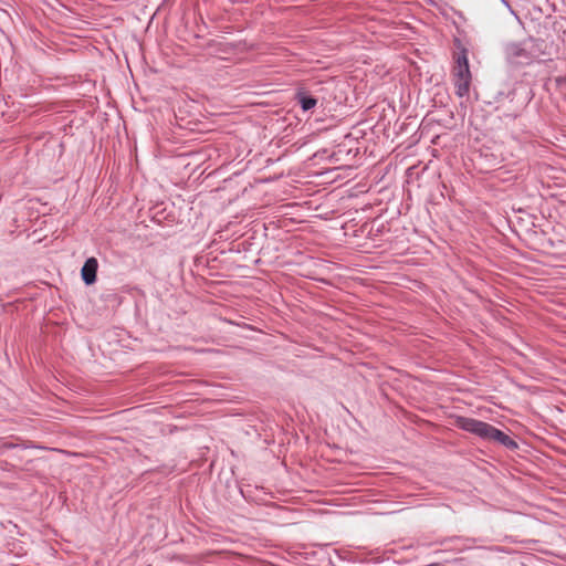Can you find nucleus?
Here are the masks:
<instances>
[{"instance_id":"nucleus-1","label":"nucleus","mask_w":566,"mask_h":566,"mask_svg":"<svg viewBox=\"0 0 566 566\" xmlns=\"http://www.w3.org/2000/svg\"><path fill=\"white\" fill-rule=\"evenodd\" d=\"M542 39L528 38L521 42H509L504 45V56L511 69L531 65L539 56L546 54Z\"/></svg>"},{"instance_id":"nucleus-2","label":"nucleus","mask_w":566,"mask_h":566,"mask_svg":"<svg viewBox=\"0 0 566 566\" xmlns=\"http://www.w3.org/2000/svg\"><path fill=\"white\" fill-rule=\"evenodd\" d=\"M455 426L484 441L497 442L511 451L518 449V443L513 438L485 421L460 416L455 420Z\"/></svg>"},{"instance_id":"nucleus-3","label":"nucleus","mask_w":566,"mask_h":566,"mask_svg":"<svg viewBox=\"0 0 566 566\" xmlns=\"http://www.w3.org/2000/svg\"><path fill=\"white\" fill-rule=\"evenodd\" d=\"M534 98V91L532 86L524 81H515L507 90H500L496 93L495 99L504 106L507 102L511 107L509 112L503 114L504 117L515 119L527 107Z\"/></svg>"},{"instance_id":"nucleus-4","label":"nucleus","mask_w":566,"mask_h":566,"mask_svg":"<svg viewBox=\"0 0 566 566\" xmlns=\"http://www.w3.org/2000/svg\"><path fill=\"white\" fill-rule=\"evenodd\" d=\"M453 77L455 94L459 97L467 96L470 91L471 73H453Z\"/></svg>"},{"instance_id":"nucleus-5","label":"nucleus","mask_w":566,"mask_h":566,"mask_svg":"<svg viewBox=\"0 0 566 566\" xmlns=\"http://www.w3.org/2000/svg\"><path fill=\"white\" fill-rule=\"evenodd\" d=\"M98 262L95 258H90L85 261L81 274L82 279L86 284H93L96 281V272Z\"/></svg>"},{"instance_id":"nucleus-6","label":"nucleus","mask_w":566,"mask_h":566,"mask_svg":"<svg viewBox=\"0 0 566 566\" xmlns=\"http://www.w3.org/2000/svg\"><path fill=\"white\" fill-rule=\"evenodd\" d=\"M295 101L298 103L304 112L313 109L317 104V98L307 93L306 91H297Z\"/></svg>"},{"instance_id":"nucleus-7","label":"nucleus","mask_w":566,"mask_h":566,"mask_svg":"<svg viewBox=\"0 0 566 566\" xmlns=\"http://www.w3.org/2000/svg\"><path fill=\"white\" fill-rule=\"evenodd\" d=\"M179 377H181V374L179 373ZM179 384V399L181 397H186L192 392V390L196 389L199 385L192 380L181 379L178 380Z\"/></svg>"},{"instance_id":"nucleus-8","label":"nucleus","mask_w":566,"mask_h":566,"mask_svg":"<svg viewBox=\"0 0 566 566\" xmlns=\"http://www.w3.org/2000/svg\"><path fill=\"white\" fill-rule=\"evenodd\" d=\"M453 73H471L469 67V60L465 52H463L457 57V65L453 70Z\"/></svg>"},{"instance_id":"nucleus-9","label":"nucleus","mask_w":566,"mask_h":566,"mask_svg":"<svg viewBox=\"0 0 566 566\" xmlns=\"http://www.w3.org/2000/svg\"><path fill=\"white\" fill-rule=\"evenodd\" d=\"M334 552H335L336 556H337L339 559L348 560V562H354V560H355L353 553H352V552H349V551H345V549H335Z\"/></svg>"},{"instance_id":"nucleus-10","label":"nucleus","mask_w":566,"mask_h":566,"mask_svg":"<svg viewBox=\"0 0 566 566\" xmlns=\"http://www.w3.org/2000/svg\"><path fill=\"white\" fill-rule=\"evenodd\" d=\"M189 156H190V153H179V155H178L179 167L182 166L184 169H186V170L188 169V166L190 165Z\"/></svg>"},{"instance_id":"nucleus-11","label":"nucleus","mask_w":566,"mask_h":566,"mask_svg":"<svg viewBox=\"0 0 566 566\" xmlns=\"http://www.w3.org/2000/svg\"><path fill=\"white\" fill-rule=\"evenodd\" d=\"M502 3L510 10V12L514 15H516L515 11L513 10V8L511 7L509 0H501Z\"/></svg>"},{"instance_id":"nucleus-12","label":"nucleus","mask_w":566,"mask_h":566,"mask_svg":"<svg viewBox=\"0 0 566 566\" xmlns=\"http://www.w3.org/2000/svg\"><path fill=\"white\" fill-rule=\"evenodd\" d=\"M448 541H450V542L460 541V537H458V536H453V537L449 538Z\"/></svg>"},{"instance_id":"nucleus-13","label":"nucleus","mask_w":566,"mask_h":566,"mask_svg":"<svg viewBox=\"0 0 566 566\" xmlns=\"http://www.w3.org/2000/svg\"><path fill=\"white\" fill-rule=\"evenodd\" d=\"M468 542H475V538H467Z\"/></svg>"}]
</instances>
